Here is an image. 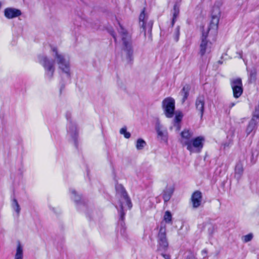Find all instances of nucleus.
Instances as JSON below:
<instances>
[{
    "mask_svg": "<svg viewBox=\"0 0 259 259\" xmlns=\"http://www.w3.org/2000/svg\"><path fill=\"white\" fill-rule=\"evenodd\" d=\"M51 55L54 57V60L49 58L44 55H39L38 56V61L45 69V78L49 80L52 79L55 70L56 63L61 72L69 79L71 72L69 56L60 51L56 47H52Z\"/></svg>",
    "mask_w": 259,
    "mask_h": 259,
    "instance_id": "obj_1",
    "label": "nucleus"
},
{
    "mask_svg": "<svg viewBox=\"0 0 259 259\" xmlns=\"http://www.w3.org/2000/svg\"><path fill=\"white\" fill-rule=\"evenodd\" d=\"M221 1L217 2L212 8L211 12V19L206 32L202 31L201 42L200 45V54L203 56L206 53L211 51V43L206 38L208 33L210 32L212 34H215L218 28V24L221 16L220 7L222 6Z\"/></svg>",
    "mask_w": 259,
    "mask_h": 259,
    "instance_id": "obj_2",
    "label": "nucleus"
},
{
    "mask_svg": "<svg viewBox=\"0 0 259 259\" xmlns=\"http://www.w3.org/2000/svg\"><path fill=\"white\" fill-rule=\"evenodd\" d=\"M115 189L117 197L120 198L119 200L120 209L118 210V212L120 215V220L123 222L125 214L123 212L124 208L127 206L128 209H131L132 207V204L122 185L117 184L115 186ZM121 226L122 228L120 230V233L123 235L125 232V228L123 222L121 223Z\"/></svg>",
    "mask_w": 259,
    "mask_h": 259,
    "instance_id": "obj_3",
    "label": "nucleus"
},
{
    "mask_svg": "<svg viewBox=\"0 0 259 259\" xmlns=\"http://www.w3.org/2000/svg\"><path fill=\"white\" fill-rule=\"evenodd\" d=\"M117 22L119 25L118 31L120 35V38H121L123 43V50L126 54L127 59L129 61H131L133 58L134 51L132 48L131 36L118 21L117 20Z\"/></svg>",
    "mask_w": 259,
    "mask_h": 259,
    "instance_id": "obj_4",
    "label": "nucleus"
},
{
    "mask_svg": "<svg viewBox=\"0 0 259 259\" xmlns=\"http://www.w3.org/2000/svg\"><path fill=\"white\" fill-rule=\"evenodd\" d=\"M205 139L203 136L192 138L185 147L191 153H200L204 145Z\"/></svg>",
    "mask_w": 259,
    "mask_h": 259,
    "instance_id": "obj_5",
    "label": "nucleus"
},
{
    "mask_svg": "<svg viewBox=\"0 0 259 259\" xmlns=\"http://www.w3.org/2000/svg\"><path fill=\"white\" fill-rule=\"evenodd\" d=\"M162 108L165 116L168 118H172L175 109V100L171 97L166 98L162 102Z\"/></svg>",
    "mask_w": 259,
    "mask_h": 259,
    "instance_id": "obj_6",
    "label": "nucleus"
},
{
    "mask_svg": "<svg viewBox=\"0 0 259 259\" xmlns=\"http://www.w3.org/2000/svg\"><path fill=\"white\" fill-rule=\"evenodd\" d=\"M148 17L145 13L144 10L141 12L139 16V25L143 28L144 31V35H146V31L151 34V30L153 26V22L149 21L147 22Z\"/></svg>",
    "mask_w": 259,
    "mask_h": 259,
    "instance_id": "obj_7",
    "label": "nucleus"
},
{
    "mask_svg": "<svg viewBox=\"0 0 259 259\" xmlns=\"http://www.w3.org/2000/svg\"><path fill=\"white\" fill-rule=\"evenodd\" d=\"M158 249L165 250L168 247V242L166 236V229L161 227L158 235Z\"/></svg>",
    "mask_w": 259,
    "mask_h": 259,
    "instance_id": "obj_8",
    "label": "nucleus"
},
{
    "mask_svg": "<svg viewBox=\"0 0 259 259\" xmlns=\"http://www.w3.org/2000/svg\"><path fill=\"white\" fill-rule=\"evenodd\" d=\"M155 130L157 134V137L161 142L167 143L168 140V132L167 129L160 123V120L157 119L155 122Z\"/></svg>",
    "mask_w": 259,
    "mask_h": 259,
    "instance_id": "obj_9",
    "label": "nucleus"
},
{
    "mask_svg": "<svg viewBox=\"0 0 259 259\" xmlns=\"http://www.w3.org/2000/svg\"><path fill=\"white\" fill-rule=\"evenodd\" d=\"M231 85L235 98H239L243 93L242 81L240 78H235L231 81Z\"/></svg>",
    "mask_w": 259,
    "mask_h": 259,
    "instance_id": "obj_10",
    "label": "nucleus"
},
{
    "mask_svg": "<svg viewBox=\"0 0 259 259\" xmlns=\"http://www.w3.org/2000/svg\"><path fill=\"white\" fill-rule=\"evenodd\" d=\"M67 135L74 142L76 146L78 138V130L75 122L70 121L67 124Z\"/></svg>",
    "mask_w": 259,
    "mask_h": 259,
    "instance_id": "obj_11",
    "label": "nucleus"
},
{
    "mask_svg": "<svg viewBox=\"0 0 259 259\" xmlns=\"http://www.w3.org/2000/svg\"><path fill=\"white\" fill-rule=\"evenodd\" d=\"M193 138V133L189 130H183L180 134V142L183 147H185Z\"/></svg>",
    "mask_w": 259,
    "mask_h": 259,
    "instance_id": "obj_12",
    "label": "nucleus"
},
{
    "mask_svg": "<svg viewBox=\"0 0 259 259\" xmlns=\"http://www.w3.org/2000/svg\"><path fill=\"white\" fill-rule=\"evenodd\" d=\"M175 190V187L174 185H168L163 190L162 192V198L165 203L168 202Z\"/></svg>",
    "mask_w": 259,
    "mask_h": 259,
    "instance_id": "obj_13",
    "label": "nucleus"
},
{
    "mask_svg": "<svg viewBox=\"0 0 259 259\" xmlns=\"http://www.w3.org/2000/svg\"><path fill=\"white\" fill-rule=\"evenodd\" d=\"M5 16L8 19L17 17L21 15V11L13 8H8L5 10Z\"/></svg>",
    "mask_w": 259,
    "mask_h": 259,
    "instance_id": "obj_14",
    "label": "nucleus"
},
{
    "mask_svg": "<svg viewBox=\"0 0 259 259\" xmlns=\"http://www.w3.org/2000/svg\"><path fill=\"white\" fill-rule=\"evenodd\" d=\"M205 99L203 96H199L195 101V107L196 110L199 112L201 118H202L204 113V107Z\"/></svg>",
    "mask_w": 259,
    "mask_h": 259,
    "instance_id": "obj_15",
    "label": "nucleus"
},
{
    "mask_svg": "<svg viewBox=\"0 0 259 259\" xmlns=\"http://www.w3.org/2000/svg\"><path fill=\"white\" fill-rule=\"evenodd\" d=\"M202 200V194L199 191L194 192L191 197V201L193 206L194 208L198 207L201 204Z\"/></svg>",
    "mask_w": 259,
    "mask_h": 259,
    "instance_id": "obj_16",
    "label": "nucleus"
},
{
    "mask_svg": "<svg viewBox=\"0 0 259 259\" xmlns=\"http://www.w3.org/2000/svg\"><path fill=\"white\" fill-rule=\"evenodd\" d=\"M258 120V115L253 114L246 128V133L247 135L250 134L254 130Z\"/></svg>",
    "mask_w": 259,
    "mask_h": 259,
    "instance_id": "obj_17",
    "label": "nucleus"
},
{
    "mask_svg": "<svg viewBox=\"0 0 259 259\" xmlns=\"http://www.w3.org/2000/svg\"><path fill=\"white\" fill-rule=\"evenodd\" d=\"M243 173V165L241 163H238L236 165L235 168V175L234 177L235 179L239 181Z\"/></svg>",
    "mask_w": 259,
    "mask_h": 259,
    "instance_id": "obj_18",
    "label": "nucleus"
},
{
    "mask_svg": "<svg viewBox=\"0 0 259 259\" xmlns=\"http://www.w3.org/2000/svg\"><path fill=\"white\" fill-rule=\"evenodd\" d=\"M14 259H23V247L20 242L17 245Z\"/></svg>",
    "mask_w": 259,
    "mask_h": 259,
    "instance_id": "obj_19",
    "label": "nucleus"
},
{
    "mask_svg": "<svg viewBox=\"0 0 259 259\" xmlns=\"http://www.w3.org/2000/svg\"><path fill=\"white\" fill-rule=\"evenodd\" d=\"M172 19L171 23H172V25H174V24L176 20V19L179 14V8L177 4H175L174 5V9L172 11Z\"/></svg>",
    "mask_w": 259,
    "mask_h": 259,
    "instance_id": "obj_20",
    "label": "nucleus"
},
{
    "mask_svg": "<svg viewBox=\"0 0 259 259\" xmlns=\"http://www.w3.org/2000/svg\"><path fill=\"white\" fill-rule=\"evenodd\" d=\"M70 192L71 193V198L76 203L80 201L81 199V196L77 194L76 191L74 189H70Z\"/></svg>",
    "mask_w": 259,
    "mask_h": 259,
    "instance_id": "obj_21",
    "label": "nucleus"
},
{
    "mask_svg": "<svg viewBox=\"0 0 259 259\" xmlns=\"http://www.w3.org/2000/svg\"><path fill=\"white\" fill-rule=\"evenodd\" d=\"M189 88L188 85H185L182 90V95L183 96L182 102L184 103L187 99L189 95Z\"/></svg>",
    "mask_w": 259,
    "mask_h": 259,
    "instance_id": "obj_22",
    "label": "nucleus"
},
{
    "mask_svg": "<svg viewBox=\"0 0 259 259\" xmlns=\"http://www.w3.org/2000/svg\"><path fill=\"white\" fill-rule=\"evenodd\" d=\"M146 145V143L144 140L142 139H139L137 140L136 144V147L137 150H139L143 149Z\"/></svg>",
    "mask_w": 259,
    "mask_h": 259,
    "instance_id": "obj_23",
    "label": "nucleus"
},
{
    "mask_svg": "<svg viewBox=\"0 0 259 259\" xmlns=\"http://www.w3.org/2000/svg\"><path fill=\"white\" fill-rule=\"evenodd\" d=\"M12 206L14 210H15L17 213V215H19L20 211V207L16 199H14L13 200Z\"/></svg>",
    "mask_w": 259,
    "mask_h": 259,
    "instance_id": "obj_24",
    "label": "nucleus"
},
{
    "mask_svg": "<svg viewBox=\"0 0 259 259\" xmlns=\"http://www.w3.org/2000/svg\"><path fill=\"white\" fill-rule=\"evenodd\" d=\"M119 133L121 135H123L126 139H129L131 137V135L129 132H127L126 127L121 128L120 130Z\"/></svg>",
    "mask_w": 259,
    "mask_h": 259,
    "instance_id": "obj_25",
    "label": "nucleus"
},
{
    "mask_svg": "<svg viewBox=\"0 0 259 259\" xmlns=\"http://www.w3.org/2000/svg\"><path fill=\"white\" fill-rule=\"evenodd\" d=\"M172 215L170 211H166L164 215V220L167 223H170L171 222Z\"/></svg>",
    "mask_w": 259,
    "mask_h": 259,
    "instance_id": "obj_26",
    "label": "nucleus"
},
{
    "mask_svg": "<svg viewBox=\"0 0 259 259\" xmlns=\"http://www.w3.org/2000/svg\"><path fill=\"white\" fill-rule=\"evenodd\" d=\"M253 234L252 233H249L247 234L242 237V240L244 242H248L251 241L253 238Z\"/></svg>",
    "mask_w": 259,
    "mask_h": 259,
    "instance_id": "obj_27",
    "label": "nucleus"
},
{
    "mask_svg": "<svg viewBox=\"0 0 259 259\" xmlns=\"http://www.w3.org/2000/svg\"><path fill=\"white\" fill-rule=\"evenodd\" d=\"M183 114L182 113L179 112L178 113H176L175 118L174 119V121L176 123H179L182 119Z\"/></svg>",
    "mask_w": 259,
    "mask_h": 259,
    "instance_id": "obj_28",
    "label": "nucleus"
},
{
    "mask_svg": "<svg viewBox=\"0 0 259 259\" xmlns=\"http://www.w3.org/2000/svg\"><path fill=\"white\" fill-rule=\"evenodd\" d=\"M250 79L254 80L256 76V72L254 70H251L249 73Z\"/></svg>",
    "mask_w": 259,
    "mask_h": 259,
    "instance_id": "obj_29",
    "label": "nucleus"
},
{
    "mask_svg": "<svg viewBox=\"0 0 259 259\" xmlns=\"http://www.w3.org/2000/svg\"><path fill=\"white\" fill-rule=\"evenodd\" d=\"M180 32H179V27H177L176 29V37L175 40L178 41L179 39Z\"/></svg>",
    "mask_w": 259,
    "mask_h": 259,
    "instance_id": "obj_30",
    "label": "nucleus"
},
{
    "mask_svg": "<svg viewBox=\"0 0 259 259\" xmlns=\"http://www.w3.org/2000/svg\"><path fill=\"white\" fill-rule=\"evenodd\" d=\"M202 255L203 256V257H205L206 256L207 250L206 249H203L201 251Z\"/></svg>",
    "mask_w": 259,
    "mask_h": 259,
    "instance_id": "obj_31",
    "label": "nucleus"
},
{
    "mask_svg": "<svg viewBox=\"0 0 259 259\" xmlns=\"http://www.w3.org/2000/svg\"><path fill=\"white\" fill-rule=\"evenodd\" d=\"M111 34L112 35L113 37L114 38L115 41L117 42L118 39V37L115 36L112 32Z\"/></svg>",
    "mask_w": 259,
    "mask_h": 259,
    "instance_id": "obj_32",
    "label": "nucleus"
},
{
    "mask_svg": "<svg viewBox=\"0 0 259 259\" xmlns=\"http://www.w3.org/2000/svg\"><path fill=\"white\" fill-rule=\"evenodd\" d=\"M161 255L165 259H170V256L168 255L163 253H161Z\"/></svg>",
    "mask_w": 259,
    "mask_h": 259,
    "instance_id": "obj_33",
    "label": "nucleus"
},
{
    "mask_svg": "<svg viewBox=\"0 0 259 259\" xmlns=\"http://www.w3.org/2000/svg\"><path fill=\"white\" fill-rule=\"evenodd\" d=\"M235 105V103H232L230 106V107L232 108V107H233L234 105Z\"/></svg>",
    "mask_w": 259,
    "mask_h": 259,
    "instance_id": "obj_34",
    "label": "nucleus"
}]
</instances>
